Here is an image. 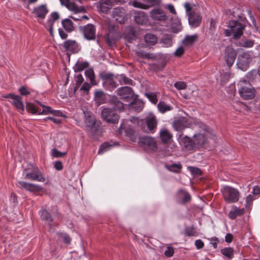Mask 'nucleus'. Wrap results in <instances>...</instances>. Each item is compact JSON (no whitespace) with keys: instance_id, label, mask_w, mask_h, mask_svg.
<instances>
[{"instance_id":"nucleus-4","label":"nucleus","mask_w":260,"mask_h":260,"mask_svg":"<svg viewBox=\"0 0 260 260\" xmlns=\"http://www.w3.org/2000/svg\"><path fill=\"white\" fill-rule=\"evenodd\" d=\"M117 92L121 99L128 102L127 105L136 108V111H140L142 109L143 107L142 104L137 102L135 103H133L134 94L131 87L128 86L121 87L118 89Z\"/></svg>"},{"instance_id":"nucleus-20","label":"nucleus","mask_w":260,"mask_h":260,"mask_svg":"<svg viewBox=\"0 0 260 260\" xmlns=\"http://www.w3.org/2000/svg\"><path fill=\"white\" fill-rule=\"evenodd\" d=\"M178 140L180 145L185 147L186 149L188 150L194 149L192 139H190V138L186 136L182 137V136L179 135V136L178 137Z\"/></svg>"},{"instance_id":"nucleus-42","label":"nucleus","mask_w":260,"mask_h":260,"mask_svg":"<svg viewBox=\"0 0 260 260\" xmlns=\"http://www.w3.org/2000/svg\"><path fill=\"white\" fill-rule=\"evenodd\" d=\"M40 215L42 219L47 221L48 224L50 225L49 222L52 221V219L49 213L46 210H42L40 212Z\"/></svg>"},{"instance_id":"nucleus-17","label":"nucleus","mask_w":260,"mask_h":260,"mask_svg":"<svg viewBox=\"0 0 260 260\" xmlns=\"http://www.w3.org/2000/svg\"><path fill=\"white\" fill-rule=\"evenodd\" d=\"M48 12V10L46 5H41L35 7L32 13L35 17L39 19H44Z\"/></svg>"},{"instance_id":"nucleus-44","label":"nucleus","mask_w":260,"mask_h":260,"mask_svg":"<svg viewBox=\"0 0 260 260\" xmlns=\"http://www.w3.org/2000/svg\"><path fill=\"white\" fill-rule=\"evenodd\" d=\"M118 81H119L121 84H130L132 80L126 77L124 75H120L117 76Z\"/></svg>"},{"instance_id":"nucleus-18","label":"nucleus","mask_w":260,"mask_h":260,"mask_svg":"<svg viewBox=\"0 0 260 260\" xmlns=\"http://www.w3.org/2000/svg\"><path fill=\"white\" fill-rule=\"evenodd\" d=\"M188 22L192 27L199 26L202 21V16L198 13L192 12L188 14Z\"/></svg>"},{"instance_id":"nucleus-24","label":"nucleus","mask_w":260,"mask_h":260,"mask_svg":"<svg viewBox=\"0 0 260 260\" xmlns=\"http://www.w3.org/2000/svg\"><path fill=\"white\" fill-rule=\"evenodd\" d=\"M194 148H198L204 144L207 141L205 134L200 133L194 134L192 138Z\"/></svg>"},{"instance_id":"nucleus-10","label":"nucleus","mask_w":260,"mask_h":260,"mask_svg":"<svg viewBox=\"0 0 260 260\" xmlns=\"http://www.w3.org/2000/svg\"><path fill=\"white\" fill-rule=\"evenodd\" d=\"M191 118L184 117H179L176 119L173 123L174 128L178 132H180L189 127L192 123Z\"/></svg>"},{"instance_id":"nucleus-25","label":"nucleus","mask_w":260,"mask_h":260,"mask_svg":"<svg viewBox=\"0 0 260 260\" xmlns=\"http://www.w3.org/2000/svg\"><path fill=\"white\" fill-rule=\"evenodd\" d=\"M146 121L149 130L151 133H153L157 125V121L155 116L152 113H149L146 117Z\"/></svg>"},{"instance_id":"nucleus-61","label":"nucleus","mask_w":260,"mask_h":260,"mask_svg":"<svg viewBox=\"0 0 260 260\" xmlns=\"http://www.w3.org/2000/svg\"><path fill=\"white\" fill-rule=\"evenodd\" d=\"M124 107V104L120 101H117L115 104V109L120 110Z\"/></svg>"},{"instance_id":"nucleus-46","label":"nucleus","mask_w":260,"mask_h":260,"mask_svg":"<svg viewBox=\"0 0 260 260\" xmlns=\"http://www.w3.org/2000/svg\"><path fill=\"white\" fill-rule=\"evenodd\" d=\"M145 95L152 103L155 104L157 103V99L156 98V95L154 93H145Z\"/></svg>"},{"instance_id":"nucleus-54","label":"nucleus","mask_w":260,"mask_h":260,"mask_svg":"<svg viewBox=\"0 0 260 260\" xmlns=\"http://www.w3.org/2000/svg\"><path fill=\"white\" fill-rule=\"evenodd\" d=\"M59 238L60 240H62L64 243L67 244L69 243L71 241L70 237L68 235L63 233L60 234Z\"/></svg>"},{"instance_id":"nucleus-57","label":"nucleus","mask_w":260,"mask_h":260,"mask_svg":"<svg viewBox=\"0 0 260 260\" xmlns=\"http://www.w3.org/2000/svg\"><path fill=\"white\" fill-rule=\"evenodd\" d=\"M145 2L149 4L150 7L151 6H158L160 3V0H144Z\"/></svg>"},{"instance_id":"nucleus-58","label":"nucleus","mask_w":260,"mask_h":260,"mask_svg":"<svg viewBox=\"0 0 260 260\" xmlns=\"http://www.w3.org/2000/svg\"><path fill=\"white\" fill-rule=\"evenodd\" d=\"M91 88V85L87 82H84L81 87L80 89L86 92H88Z\"/></svg>"},{"instance_id":"nucleus-26","label":"nucleus","mask_w":260,"mask_h":260,"mask_svg":"<svg viewBox=\"0 0 260 260\" xmlns=\"http://www.w3.org/2000/svg\"><path fill=\"white\" fill-rule=\"evenodd\" d=\"M135 16V20L137 23L139 24H144L147 22V16L143 11H133Z\"/></svg>"},{"instance_id":"nucleus-52","label":"nucleus","mask_w":260,"mask_h":260,"mask_svg":"<svg viewBox=\"0 0 260 260\" xmlns=\"http://www.w3.org/2000/svg\"><path fill=\"white\" fill-rule=\"evenodd\" d=\"M184 51V49L181 46L176 49V50L174 52L173 54L175 56L180 57L183 54Z\"/></svg>"},{"instance_id":"nucleus-11","label":"nucleus","mask_w":260,"mask_h":260,"mask_svg":"<svg viewBox=\"0 0 260 260\" xmlns=\"http://www.w3.org/2000/svg\"><path fill=\"white\" fill-rule=\"evenodd\" d=\"M251 61L250 55L248 53H243L239 56L237 66L239 69L242 71H246L249 68V63Z\"/></svg>"},{"instance_id":"nucleus-45","label":"nucleus","mask_w":260,"mask_h":260,"mask_svg":"<svg viewBox=\"0 0 260 260\" xmlns=\"http://www.w3.org/2000/svg\"><path fill=\"white\" fill-rule=\"evenodd\" d=\"M167 168L170 171L177 173L181 169V165L180 164H173L171 166H167Z\"/></svg>"},{"instance_id":"nucleus-1","label":"nucleus","mask_w":260,"mask_h":260,"mask_svg":"<svg viewBox=\"0 0 260 260\" xmlns=\"http://www.w3.org/2000/svg\"><path fill=\"white\" fill-rule=\"evenodd\" d=\"M141 123L142 121L135 117H133L129 120H124L122 121L119 128V133L122 134L123 131H124L125 135L132 142L136 141V136L135 135L134 128L137 125H139Z\"/></svg>"},{"instance_id":"nucleus-43","label":"nucleus","mask_w":260,"mask_h":260,"mask_svg":"<svg viewBox=\"0 0 260 260\" xmlns=\"http://www.w3.org/2000/svg\"><path fill=\"white\" fill-rule=\"evenodd\" d=\"M113 146V145L109 144L108 142L103 143L100 147L98 153L103 154L105 152L109 150L111 147Z\"/></svg>"},{"instance_id":"nucleus-62","label":"nucleus","mask_w":260,"mask_h":260,"mask_svg":"<svg viewBox=\"0 0 260 260\" xmlns=\"http://www.w3.org/2000/svg\"><path fill=\"white\" fill-rule=\"evenodd\" d=\"M47 120H50L52 121L53 122L56 124H59L61 123V120L59 119L55 118L52 117H47L44 118V120L46 121Z\"/></svg>"},{"instance_id":"nucleus-38","label":"nucleus","mask_w":260,"mask_h":260,"mask_svg":"<svg viewBox=\"0 0 260 260\" xmlns=\"http://www.w3.org/2000/svg\"><path fill=\"white\" fill-rule=\"evenodd\" d=\"M63 28L68 32H71L74 29L72 21L69 18L64 19L62 21Z\"/></svg>"},{"instance_id":"nucleus-6","label":"nucleus","mask_w":260,"mask_h":260,"mask_svg":"<svg viewBox=\"0 0 260 260\" xmlns=\"http://www.w3.org/2000/svg\"><path fill=\"white\" fill-rule=\"evenodd\" d=\"M222 196L227 203H235L239 198V191L230 186H224L221 190Z\"/></svg>"},{"instance_id":"nucleus-9","label":"nucleus","mask_w":260,"mask_h":260,"mask_svg":"<svg viewBox=\"0 0 260 260\" xmlns=\"http://www.w3.org/2000/svg\"><path fill=\"white\" fill-rule=\"evenodd\" d=\"M102 108L101 116L106 122L112 123L118 122L119 116L113 110L108 108Z\"/></svg>"},{"instance_id":"nucleus-28","label":"nucleus","mask_w":260,"mask_h":260,"mask_svg":"<svg viewBox=\"0 0 260 260\" xmlns=\"http://www.w3.org/2000/svg\"><path fill=\"white\" fill-rule=\"evenodd\" d=\"M178 202L181 204H185L190 200V195L185 191L180 190L176 195Z\"/></svg>"},{"instance_id":"nucleus-63","label":"nucleus","mask_w":260,"mask_h":260,"mask_svg":"<svg viewBox=\"0 0 260 260\" xmlns=\"http://www.w3.org/2000/svg\"><path fill=\"white\" fill-rule=\"evenodd\" d=\"M195 245L198 249L204 247V244L201 240H197L195 241Z\"/></svg>"},{"instance_id":"nucleus-22","label":"nucleus","mask_w":260,"mask_h":260,"mask_svg":"<svg viewBox=\"0 0 260 260\" xmlns=\"http://www.w3.org/2000/svg\"><path fill=\"white\" fill-rule=\"evenodd\" d=\"M64 48L72 53H77L80 50V47L77 43L74 40H68L63 43Z\"/></svg>"},{"instance_id":"nucleus-31","label":"nucleus","mask_w":260,"mask_h":260,"mask_svg":"<svg viewBox=\"0 0 260 260\" xmlns=\"http://www.w3.org/2000/svg\"><path fill=\"white\" fill-rule=\"evenodd\" d=\"M159 134L160 139L164 142L168 143L172 140V135L166 128H162L161 129Z\"/></svg>"},{"instance_id":"nucleus-36","label":"nucleus","mask_w":260,"mask_h":260,"mask_svg":"<svg viewBox=\"0 0 260 260\" xmlns=\"http://www.w3.org/2000/svg\"><path fill=\"white\" fill-rule=\"evenodd\" d=\"M85 75L90 80L91 85H96L97 84V83L94 79L95 75L93 69H89L86 70L85 71Z\"/></svg>"},{"instance_id":"nucleus-41","label":"nucleus","mask_w":260,"mask_h":260,"mask_svg":"<svg viewBox=\"0 0 260 260\" xmlns=\"http://www.w3.org/2000/svg\"><path fill=\"white\" fill-rule=\"evenodd\" d=\"M221 253L229 258H232L234 256V250L231 247H227L221 249Z\"/></svg>"},{"instance_id":"nucleus-21","label":"nucleus","mask_w":260,"mask_h":260,"mask_svg":"<svg viewBox=\"0 0 260 260\" xmlns=\"http://www.w3.org/2000/svg\"><path fill=\"white\" fill-rule=\"evenodd\" d=\"M19 184L25 189L30 192H39L43 189V187L39 185L29 183L24 181H19Z\"/></svg>"},{"instance_id":"nucleus-15","label":"nucleus","mask_w":260,"mask_h":260,"mask_svg":"<svg viewBox=\"0 0 260 260\" xmlns=\"http://www.w3.org/2000/svg\"><path fill=\"white\" fill-rule=\"evenodd\" d=\"M235 38H239L242 34L244 27L237 21H231L229 24Z\"/></svg>"},{"instance_id":"nucleus-5","label":"nucleus","mask_w":260,"mask_h":260,"mask_svg":"<svg viewBox=\"0 0 260 260\" xmlns=\"http://www.w3.org/2000/svg\"><path fill=\"white\" fill-rule=\"evenodd\" d=\"M239 93L243 99L250 100L255 96V90L249 82L241 80L238 84Z\"/></svg>"},{"instance_id":"nucleus-56","label":"nucleus","mask_w":260,"mask_h":260,"mask_svg":"<svg viewBox=\"0 0 260 260\" xmlns=\"http://www.w3.org/2000/svg\"><path fill=\"white\" fill-rule=\"evenodd\" d=\"M76 86L75 88L79 86L84 81V78L81 74L77 75L76 77Z\"/></svg>"},{"instance_id":"nucleus-23","label":"nucleus","mask_w":260,"mask_h":260,"mask_svg":"<svg viewBox=\"0 0 260 260\" xmlns=\"http://www.w3.org/2000/svg\"><path fill=\"white\" fill-rule=\"evenodd\" d=\"M84 122L86 126L88 128H92L95 122V118L92 113L88 111H84Z\"/></svg>"},{"instance_id":"nucleus-55","label":"nucleus","mask_w":260,"mask_h":260,"mask_svg":"<svg viewBox=\"0 0 260 260\" xmlns=\"http://www.w3.org/2000/svg\"><path fill=\"white\" fill-rule=\"evenodd\" d=\"M174 253V250L173 247L168 246L165 251V255L167 257H171Z\"/></svg>"},{"instance_id":"nucleus-3","label":"nucleus","mask_w":260,"mask_h":260,"mask_svg":"<svg viewBox=\"0 0 260 260\" xmlns=\"http://www.w3.org/2000/svg\"><path fill=\"white\" fill-rule=\"evenodd\" d=\"M236 51L231 47H227L225 52V60L228 66V68L225 69V71L222 70L220 73L221 80L222 82H226L231 76L230 68L233 64L236 57Z\"/></svg>"},{"instance_id":"nucleus-64","label":"nucleus","mask_w":260,"mask_h":260,"mask_svg":"<svg viewBox=\"0 0 260 260\" xmlns=\"http://www.w3.org/2000/svg\"><path fill=\"white\" fill-rule=\"evenodd\" d=\"M166 8H167L169 11L173 14L176 15V11L173 5L172 4H168L166 6Z\"/></svg>"},{"instance_id":"nucleus-53","label":"nucleus","mask_w":260,"mask_h":260,"mask_svg":"<svg viewBox=\"0 0 260 260\" xmlns=\"http://www.w3.org/2000/svg\"><path fill=\"white\" fill-rule=\"evenodd\" d=\"M254 200L253 196L251 194L248 195L246 199L245 207L247 208H250L252 201Z\"/></svg>"},{"instance_id":"nucleus-37","label":"nucleus","mask_w":260,"mask_h":260,"mask_svg":"<svg viewBox=\"0 0 260 260\" xmlns=\"http://www.w3.org/2000/svg\"><path fill=\"white\" fill-rule=\"evenodd\" d=\"M162 46L164 47H170L173 44L172 37L169 35H165L160 40Z\"/></svg>"},{"instance_id":"nucleus-8","label":"nucleus","mask_w":260,"mask_h":260,"mask_svg":"<svg viewBox=\"0 0 260 260\" xmlns=\"http://www.w3.org/2000/svg\"><path fill=\"white\" fill-rule=\"evenodd\" d=\"M102 79L103 81L104 87L109 90H113L117 86V76H114L111 74H105L102 76Z\"/></svg>"},{"instance_id":"nucleus-27","label":"nucleus","mask_w":260,"mask_h":260,"mask_svg":"<svg viewBox=\"0 0 260 260\" xmlns=\"http://www.w3.org/2000/svg\"><path fill=\"white\" fill-rule=\"evenodd\" d=\"M66 8L74 14L85 12V8L82 6H78L75 2H70L66 6Z\"/></svg>"},{"instance_id":"nucleus-49","label":"nucleus","mask_w":260,"mask_h":260,"mask_svg":"<svg viewBox=\"0 0 260 260\" xmlns=\"http://www.w3.org/2000/svg\"><path fill=\"white\" fill-rule=\"evenodd\" d=\"M59 18V14L57 12H53L51 14L50 18L48 20V22L50 25L52 24V22H53L57 20Z\"/></svg>"},{"instance_id":"nucleus-2","label":"nucleus","mask_w":260,"mask_h":260,"mask_svg":"<svg viewBox=\"0 0 260 260\" xmlns=\"http://www.w3.org/2000/svg\"><path fill=\"white\" fill-rule=\"evenodd\" d=\"M26 108L28 112L32 114H38V115H48L51 114L55 116H63L61 111L53 110L49 106H46L40 104L39 102H37V105L30 103H27Z\"/></svg>"},{"instance_id":"nucleus-50","label":"nucleus","mask_w":260,"mask_h":260,"mask_svg":"<svg viewBox=\"0 0 260 260\" xmlns=\"http://www.w3.org/2000/svg\"><path fill=\"white\" fill-rule=\"evenodd\" d=\"M174 86L178 90H182L186 88V84L184 82H177L174 84Z\"/></svg>"},{"instance_id":"nucleus-48","label":"nucleus","mask_w":260,"mask_h":260,"mask_svg":"<svg viewBox=\"0 0 260 260\" xmlns=\"http://www.w3.org/2000/svg\"><path fill=\"white\" fill-rule=\"evenodd\" d=\"M67 154V152H62L60 151H58L56 149H52V155L53 157H61L66 155Z\"/></svg>"},{"instance_id":"nucleus-33","label":"nucleus","mask_w":260,"mask_h":260,"mask_svg":"<svg viewBox=\"0 0 260 260\" xmlns=\"http://www.w3.org/2000/svg\"><path fill=\"white\" fill-rule=\"evenodd\" d=\"M89 63L86 61L78 60L74 67L75 72H80L88 67Z\"/></svg>"},{"instance_id":"nucleus-60","label":"nucleus","mask_w":260,"mask_h":260,"mask_svg":"<svg viewBox=\"0 0 260 260\" xmlns=\"http://www.w3.org/2000/svg\"><path fill=\"white\" fill-rule=\"evenodd\" d=\"M23 3L24 5H26V7L28 8L30 4L36 3L38 0H20Z\"/></svg>"},{"instance_id":"nucleus-34","label":"nucleus","mask_w":260,"mask_h":260,"mask_svg":"<svg viewBox=\"0 0 260 260\" xmlns=\"http://www.w3.org/2000/svg\"><path fill=\"white\" fill-rule=\"evenodd\" d=\"M197 38V35L186 36L184 40L182 41V43L185 46H189L191 45L196 41Z\"/></svg>"},{"instance_id":"nucleus-35","label":"nucleus","mask_w":260,"mask_h":260,"mask_svg":"<svg viewBox=\"0 0 260 260\" xmlns=\"http://www.w3.org/2000/svg\"><path fill=\"white\" fill-rule=\"evenodd\" d=\"M145 42L149 45H153L155 44L157 41V37L151 34H148L144 37Z\"/></svg>"},{"instance_id":"nucleus-32","label":"nucleus","mask_w":260,"mask_h":260,"mask_svg":"<svg viewBox=\"0 0 260 260\" xmlns=\"http://www.w3.org/2000/svg\"><path fill=\"white\" fill-rule=\"evenodd\" d=\"M244 213V209L238 208L236 206L232 207V210L229 212V217L232 219H235L237 216H241Z\"/></svg>"},{"instance_id":"nucleus-51","label":"nucleus","mask_w":260,"mask_h":260,"mask_svg":"<svg viewBox=\"0 0 260 260\" xmlns=\"http://www.w3.org/2000/svg\"><path fill=\"white\" fill-rule=\"evenodd\" d=\"M254 45V42L252 40H244L241 43V45L246 48L252 47Z\"/></svg>"},{"instance_id":"nucleus-12","label":"nucleus","mask_w":260,"mask_h":260,"mask_svg":"<svg viewBox=\"0 0 260 260\" xmlns=\"http://www.w3.org/2000/svg\"><path fill=\"white\" fill-rule=\"evenodd\" d=\"M115 0H100L94 5L98 11L107 13L114 5Z\"/></svg>"},{"instance_id":"nucleus-30","label":"nucleus","mask_w":260,"mask_h":260,"mask_svg":"<svg viewBox=\"0 0 260 260\" xmlns=\"http://www.w3.org/2000/svg\"><path fill=\"white\" fill-rule=\"evenodd\" d=\"M94 100L98 105L102 104L106 101V94L102 90H96L94 92Z\"/></svg>"},{"instance_id":"nucleus-39","label":"nucleus","mask_w":260,"mask_h":260,"mask_svg":"<svg viewBox=\"0 0 260 260\" xmlns=\"http://www.w3.org/2000/svg\"><path fill=\"white\" fill-rule=\"evenodd\" d=\"M128 5L137 8H140L144 10L148 9L150 8V6L149 5L143 4L137 1L129 2L128 3Z\"/></svg>"},{"instance_id":"nucleus-14","label":"nucleus","mask_w":260,"mask_h":260,"mask_svg":"<svg viewBox=\"0 0 260 260\" xmlns=\"http://www.w3.org/2000/svg\"><path fill=\"white\" fill-rule=\"evenodd\" d=\"M24 178L31 180L37 181L39 182H44L45 179L42 174L38 170H35L31 172H28L24 170L23 173Z\"/></svg>"},{"instance_id":"nucleus-7","label":"nucleus","mask_w":260,"mask_h":260,"mask_svg":"<svg viewBox=\"0 0 260 260\" xmlns=\"http://www.w3.org/2000/svg\"><path fill=\"white\" fill-rule=\"evenodd\" d=\"M138 144L140 146L148 152L154 151L157 145L154 138L149 137H143L139 138Z\"/></svg>"},{"instance_id":"nucleus-40","label":"nucleus","mask_w":260,"mask_h":260,"mask_svg":"<svg viewBox=\"0 0 260 260\" xmlns=\"http://www.w3.org/2000/svg\"><path fill=\"white\" fill-rule=\"evenodd\" d=\"M157 108L159 111L162 113L170 111L172 109L171 107L164 102H159L157 105Z\"/></svg>"},{"instance_id":"nucleus-47","label":"nucleus","mask_w":260,"mask_h":260,"mask_svg":"<svg viewBox=\"0 0 260 260\" xmlns=\"http://www.w3.org/2000/svg\"><path fill=\"white\" fill-rule=\"evenodd\" d=\"M187 169L193 175H200L201 174V170L198 168L193 167H188Z\"/></svg>"},{"instance_id":"nucleus-29","label":"nucleus","mask_w":260,"mask_h":260,"mask_svg":"<svg viewBox=\"0 0 260 260\" xmlns=\"http://www.w3.org/2000/svg\"><path fill=\"white\" fill-rule=\"evenodd\" d=\"M11 103L20 111L23 112L24 110V106L22 101L21 98L19 95H15L12 99Z\"/></svg>"},{"instance_id":"nucleus-59","label":"nucleus","mask_w":260,"mask_h":260,"mask_svg":"<svg viewBox=\"0 0 260 260\" xmlns=\"http://www.w3.org/2000/svg\"><path fill=\"white\" fill-rule=\"evenodd\" d=\"M172 31L175 33H177L180 31L182 29L181 22L180 21H178V23L177 24L176 27L173 25L172 27Z\"/></svg>"},{"instance_id":"nucleus-16","label":"nucleus","mask_w":260,"mask_h":260,"mask_svg":"<svg viewBox=\"0 0 260 260\" xmlns=\"http://www.w3.org/2000/svg\"><path fill=\"white\" fill-rule=\"evenodd\" d=\"M151 18L154 20L166 21L168 17L165 12L160 8H156L152 10L150 12Z\"/></svg>"},{"instance_id":"nucleus-19","label":"nucleus","mask_w":260,"mask_h":260,"mask_svg":"<svg viewBox=\"0 0 260 260\" xmlns=\"http://www.w3.org/2000/svg\"><path fill=\"white\" fill-rule=\"evenodd\" d=\"M113 16L115 20L119 23H124L126 19V15L124 10L119 7L114 9Z\"/></svg>"},{"instance_id":"nucleus-13","label":"nucleus","mask_w":260,"mask_h":260,"mask_svg":"<svg viewBox=\"0 0 260 260\" xmlns=\"http://www.w3.org/2000/svg\"><path fill=\"white\" fill-rule=\"evenodd\" d=\"M80 30L86 39L91 40L95 39V28L93 25L88 24L84 26H81Z\"/></svg>"}]
</instances>
